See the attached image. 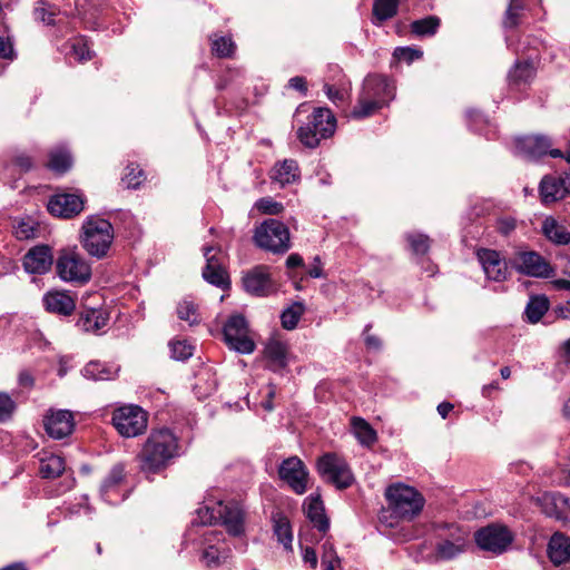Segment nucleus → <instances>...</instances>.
<instances>
[{
    "instance_id": "f257e3e1",
    "label": "nucleus",
    "mask_w": 570,
    "mask_h": 570,
    "mask_svg": "<svg viewBox=\"0 0 570 570\" xmlns=\"http://www.w3.org/2000/svg\"><path fill=\"white\" fill-rule=\"evenodd\" d=\"M179 455L177 436L168 429L154 430L138 455L139 466L145 473H158Z\"/></svg>"
},
{
    "instance_id": "f03ea898",
    "label": "nucleus",
    "mask_w": 570,
    "mask_h": 570,
    "mask_svg": "<svg viewBox=\"0 0 570 570\" xmlns=\"http://www.w3.org/2000/svg\"><path fill=\"white\" fill-rule=\"evenodd\" d=\"M395 96V86L386 77L381 75L367 76L356 106L352 110V117L356 119L372 116L387 106Z\"/></svg>"
},
{
    "instance_id": "7ed1b4c3",
    "label": "nucleus",
    "mask_w": 570,
    "mask_h": 570,
    "mask_svg": "<svg viewBox=\"0 0 570 570\" xmlns=\"http://www.w3.org/2000/svg\"><path fill=\"white\" fill-rule=\"evenodd\" d=\"M435 537L434 558L452 560L463 553L468 544V532L455 523L438 522L433 524Z\"/></svg>"
},
{
    "instance_id": "20e7f679",
    "label": "nucleus",
    "mask_w": 570,
    "mask_h": 570,
    "mask_svg": "<svg viewBox=\"0 0 570 570\" xmlns=\"http://www.w3.org/2000/svg\"><path fill=\"white\" fill-rule=\"evenodd\" d=\"M114 242V227L98 216L88 217L82 225L81 244L87 253L98 259L107 256Z\"/></svg>"
},
{
    "instance_id": "39448f33",
    "label": "nucleus",
    "mask_w": 570,
    "mask_h": 570,
    "mask_svg": "<svg viewBox=\"0 0 570 570\" xmlns=\"http://www.w3.org/2000/svg\"><path fill=\"white\" fill-rule=\"evenodd\" d=\"M392 514L401 520H412L421 513L425 504L423 495L403 483L390 485L385 491Z\"/></svg>"
},
{
    "instance_id": "423d86ee",
    "label": "nucleus",
    "mask_w": 570,
    "mask_h": 570,
    "mask_svg": "<svg viewBox=\"0 0 570 570\" xmlns=\"http://www.w3.org/2000/svg\"><path fill=\"white\" fill-rule=\"evenodd\" d=\"M336 129V119L328 108H316L308 117V121L297 129V138L307 148H316L322 139L333 136Z\"/></svg>"
},
{
    "instance_id": "0eeeda50",
    "label": "nucleus",
    "mask_w": 570,
    "mask_h": 570,
    "mask_svg": "<svg viewBox=\"0 0 570 570\" xmlns=\"http://www.w3.org/2000/svg\"><path fill=\"white\" fill-rule=\"evenodd\" d=\"M202 523L220 522L233 535L244 531V511L237 502H217L214 507H204L198 510Z\"/></svg>"
},
{
    "instance_id": "6e6552de",
    "label": "nucleus",
    "mask_w": 570,
    "mask_h": 570,
    "mask_svg": "<svg viewBox=\"0 0 570 570\" xmlns=\"http://www.w3.org/2000/svg\"><path fill=\"white\" fill-rule=\"evenodd\" d=\"M254 242L265 250L283 254L291 248L288 227L277 219H266L255 228Z\"/></svg>"
},
{
    "instance_id": "1a4fd4ad",
    "label": "nucleus",
    "mask_w": 570,
    "mask_h": 570,
    "mask_svg": "<svg viewBox=\"0 0 570 570\" xmlns=\"http://www.w3.org/2000/svg\"><path fill=\"white\" fill-rule=\"evenodd\" d=\"M316 470L325 482L333 484L338 490L350 488L355 481L345 459L333 452L325 453L317 459Z\"/></svg>"
},
{
    "instance_id": "9d476101",
    "label": "nucleus",
    "mask_w": 570,
    "mask_h": 570,
    "mask_svg": "<svg viewBox=\"0 0 570 570\" xmlns=\"http://www.w3.org/2000/svg\"><path fill=\"white\" fill-rule=\"evenodd\" d=\"M112 425L124 438H135L147 430L148 413L138 405H125L112 412Z\"/></svg>"
},
{
    "instance_id": "9b49d317",
    "label": "nucleus",
    "mask_w": 570,
    "mask_h": 570,
    "mask_svg": "<svg viewBox=\"0 0 570 570\" xmlns=\"http://www.w3.org/2000/svg\"><path fill=\"white\" fill-rule=\"evenodd\" d=\"M515 154L529 160H537L549 155L552 158H563L570 163V150L562 151L559 148H552L550 139L540 135L515 139Z\"/></svg>"
},
{
    "instance_id": "f8f14e48",
    "label": "nucleus",
    "mask_w": 570,
    "mask_h": 570,
    "mask_svg": "<svg viewBox=\"0 0 570 570\" xmlns=\"http://www.w3.org/2000/svg\"><path fill=\"white\" fill-rule=\"evenodd\" d=\"M56 269L65 282L85 284L91 277L90 265L76 250H62L57 259Z\"/></svg>"
},
{
    "instance_id": "ddd939ff",
    "label": "nucleus",
    "mask_w": 570,
    "mask_h": 570,
    "mask_svg": "<svg viewBox=\"0 0 570 570\" xmlns=\"http://www.w3.org/2000/svg\"><path fill=\"white\" fill-rule=\"evenodd\" d=\"M474 539L481 550L501 554L513 541V534L505 525L493 523L479 529Z\"/></svg>"
},
{
    "instance_id": "4468645a",
    "label": "nucleus",
    "mask_w": 570,
    "mask_h": 570,
    "mask_svg": "<svg viewBox=\"0 0 570 570\" xmlns=\"http://www.w3.org/2000/svg\"><path fill=\"white\" fill-rule=\"evenodd\" d=\"M224 337L228 346L239 353L249 354L255 343L248 336L247 322L244 316L232 315L224 326Z\"/></svg>"
},
{
    "instance_id": "2eb2a0df",
    "label": "nucleus",
    "mask_w": 570,
    "mask_h": 570,
    "mask_svg": "<svg viewBox=\"0 0 570 570\" xmlns=\"http://www.w3.org/2000/svg\"><path fill=\"white\" fill-rule=\"evenodd\" d=\"M206 266L203 269V277L206 282L220 288L229 286V277L225 268V256L220 248L213 246L204 247Z\"/></svg>"
},
{
    "instance_id": "dca6fc26",
    "label": "nucleus",
    "mask_w": 570,
    "mask_h": 570,
    "mask_svg": "<svg viewBox=\"0 0 570 570\" xmlns=\"http://www.w3.org/2000/svg\"><path fill=\"white\" fill-rule=\"evenodd\" d=\"M278 475L295 493L306 492L308 471L299 458L291 456L284 460L279 465Z\"/></svg>"
},
{
    "instance_id": "f3484780",
    "label": "nucleus",
    "mask_w": 570,
    "mask_h": 570,
    "mask_svg": "<svg viewBox=\"0 0 570 570\" xmlns=\"http://www.w3.org/2000/svg\"><path fill=\"white\" fill-rule=\"evenodd\" d=\"M243 286L247 293L254 296H268L275 292L274 282L271 278L269 268L259 265L243 276Z\"/></svg>"
},
{
    "instance_id": "a211bd4d",
    "label": "nucleus",
    "mask_w": 570,
    "mask_h": 570,
    "mask_svg": "<svg viewBox=\"0 0 570 570\" xmlns=\"http://www.w3.org/2000/svg\"><path fill=\"white\" fill-rule=\"evenodd\" d=\"M83 204L85 199L81 195L56 194L48 203V210L57 217L71 218L82 212Z\"/></svg>"
},
{
    "instance_id": "6ab92c4d",
    "label": "nucleus",
    "mask_w": 570,
    "mask_h": 570,
    "mask_svg": "<svg viewBox=\"0 0 570 570\" xmlns=\"http://www.w3.org/2000/svg\"><path fill=\"white\" fill-rule=\"evenodd\" d=\"M46 432L53 439H63L71 434L75 428L73 415L67 410L49 411L43 420Z\"/></svg>"
},
{
    "instance_id": "aec40b11",
    "label": "nucleus",
    "mask_w": 570,
    "mask_h": 570,
    "mask_svg": "<svg viewBox=\"0 0 570 570\" xmlns=\"http://www.w3.org/2000/svg\"><path fill=\"white\" fill-rule=\"evenodd\" d=\"M513 264L520 273L534 277H548L551 272L550 265L535 252H519Z\"/></svg>"
},
{
    "instance_id": "412c9836",
    "label": "nucleus",
    "mask_w": 570,
    "mask_h": 570,
    "mask_svg": "<svg viewBox=\"0 0 570 570\" xmlns=\"http://www.w3.org/2000/svg\"><path fill=\"white\" fill-rule=\"evenodd\" d=\"M52 265L51 249L48 246H36L23 257V267L31 274H43Z\"/></svg>"
},
{
    "instance_id": "4be33fe9",
    "label": "nucleus",
    "mask_w": 570,
    "mask_h": 570,
    "mask_svg": "<svg viewBox=\"0 0 570 570\" xmlns=\"http://www.w3.org/2000/svg\"><path fill=\"white\" fill-rule=\"evenodd\" d=\"M478 258L489 279L501 282L505 278V263L500 258L499 253L492 249H479Z\"/></svg>"
},
{
    "instance_id": "5701e85b",
    "label": "nucleus",
    "mask_w": 570,
    "mask_h": 570,
    "mask_svg": "<svg viewBox=\"0 0 570 570\" xmlns=\"http://www.w3.org/2000/svg\"><path fill=\"white\" fill-rule=\"evenodd\" d=\"M298 178V165L293 159H285L275 164L271 171V179L282 187L295 183Z\"/></svg>"
},
{
    "instance_id": "b1692460",
    "label": "nucleus",
    "mask_w": 570,
    "mask_h": 570,
    "mask_svg": "<svg viewBox=\"0 0 570 570\" xmlns=\"http://www.w3.org/2000/svg\"><path fill=\"white\" fill-rule=\"evenodd\" d=\"M568 189L561 178L546 176L540 184V195L544 204L554 203L564 197Z\"/></svg>"
},
{
    "instance_id": "393cba45",
    "label": "nucleus",
    "mask_w": 570,
    "mask_h": 570,
    "mask_svg": "<svg viewBox=\"0 0 570 570\" xmlns=\"http://www.w3.org/2000/svg\"><path fill=\"white\" fill-rule=\"evenodd\" d=\"M108 321L107 315L97 308H89L81 312L77 326L87 333H97L106 326Z\"/></svg>"
},
{
    "instance_id": "a878e982",
    "label": "nucleus",
    "mask_w": 570,
    "mask_h": 570,
    "mask_svg": "<svg viewBox=\"0 0 570 570\" xmlns=\"http://www.w3.org/2000/svg\"><path fill=\"white\" fill-rule=\"evenodd\" d=\"M46 308L49 312L70 315L76 305L72 297L63 292H51L48 293L43 298Z\"/></svg>"
},
{
    "instance_id": "bb28decb",
    "label": "nucleus",
    "mask_w": 570,
    "mask_h": 570,
    "mask_svg": "<svg viewBox=\"0 0 570 570\" xmlns=\"http://www.w3.org/2000/svg\"><path fill=\"white\" fill-rule=\"evenodd\" d=\"M306 515L321 532L325 533L330 528L328 519L324 513L323 502L318 495H309L306 499Z\"/></svg>"
},
{
    "instance_id": "cd10ccee",
    "label": "nucleus",
    "mask_w": 570,
    "mask_h": 570,
    "mask_svg": "<svg viewBox=\"0 0 570 570\" xmlns=\"http://www.w3.org/2000/svg\"><path fill=\"white\" fill-rule=\"evenodd\" d=\"M351 428L360 444L371 448L377 440L376 431L364 419L354 416L351 419Z\"/></svg>"
},
{
    "instance_id": "c85d7f7f",
    "label": "nucleus",
    "mask_w": 570,
    "mask_h": 570,
    "mask_svg": "<svg viewBox=\"0 0 570 570\" xmlns=\"http://www.w3.org/2000/svg\"><path fill=\"white\" fill-rule=\"evenodd\" d=\"M265 356L273 370L284 368L287 365L286 344L277 340H271L265 346Z\"/></svg>"
},
{
    "instance_id": "c756f323",
    "label": "nucleus",
    "mask_w": 570,
    "mask_h": 570,
    "mask_svg": "<svg viewBox=\"0 0 570 570\" xmlns=\"http://www.w3.org/2000/svg\"><path fill=\"white\" fill-rule=\"evenodd\" d=\"M534 75L535 68L532 61H517L514 67L509 72V83L515 87L525 85L534 78Z\"/></svg>"
},
{
    "instance_id": "7c9ffc66",
    "label": "nucleus",
    "mask_w": 570,
    "mask_h": 570,
    "mask_svg": "<svg viewBox=\"0 0 570 570\" xmlns=\"http://www.w3.org/2000/svg\"><path fill=\"white\" fill-rule=\"evenodd\" d=\"M273 530L277 541L283 544L286 550H292L293 533L289 520L281 514L273 515Z\"/></svg>"
},
{
    "instance_id": "2f4dec72",
    "label": "nucleus",
    "mask_w": 570,
    "mask_h": 570,
    "mask_svg": "<svg viewBox=\"0 0 570 570\" xmlns=\"http://www.w3.org/2000/svg\"><path fill=\"white\" fill-rule=\"evenodd\" d=\"M542 232L548 239L556 244L566 245L570 242V234L563 225L553 217H547L542 224Z\"/></svg>"
},
{
    "instance_id": "473e14b6",
    "label": "nucleus",
    "mask_w": 570,
    "mask_h": 570,
    "mask_svg": "<svg viewBox=\"0 0 570 570\" xmlns=\"http://www.w3.org/2000/svg\"><path fill=\"white\" fill-rule=\"evenodd\" d=\"M65 471V460L59 455H49L40 460L39 474L43 479H55Z\"/></svg>"
},
{
    "instance_id": "72a5a7b5",
    "label": "nucleus",
    "mask_w": 570,
    "mask_h": 570,
    "mask_svg": "<svg viewBox=\"0 0 570 570\" xmlns=\"http://www.w3.org/2000/svg\"><path fill=\"white\" fill-rule=\"evenodd\" d=\"M543 511L547 515L562 519L568 505V499L560 494H546L543 497Z\"/></svg>"
},
{
    "instance_id": "f704fd0d",
    "label": "nucleus",
    "mask_w": 570,
    "mask_h": 570,
    "mask_svg": "<svg viewBox=\"0 0 570 570\" xmlns=\"http://www.w3.org/2000/svg\"><path fill=\"white\" fill-rule=\"evenodd\" d=\"M117 373L118 368H110L100 362H89L82 370L85 377L95 381L112 380Z\"/></svg>"
},
{
    "instance_id": "c9c22d12",
    "label": "nucleus",
    "mask_w": 570,
    "mask_h": 570,
    "mask_svg": "<svg viewBox=\"0 0 570 570\" xmlns=\"http://www.w3.org/2000/svg\"><path fill=\"white\" fill-rule=\"evenodd\" d=\"M38 223L31 217L19 218L13 224V235L20 240H29L37 237Z\"/></svg>"
},
{
    "instance_id": "e433bc0d",
    "label": "nucleus",
    "mask_w": 570,
    "mask_h": 570,
    "mask_svg": "<svg viewBox=\"0 0 570 570\" xmlns=\"http://www.w3.org/2000/svg\"><path fill=\"white\" fill-rule=\"evenodd\" d=\"M530 2L539 3L540 0H510L503 21L504 27L514 28L519 24L521 12L528 9Z\"/></svg>"
},
{
    "instance_id": "4c0bfd02",
    "label": "nucleus",
    "mask_w": 570,
    "mask_h": 570,
    "mask_svg": "<svg viewBox=\"0 0 570 570\" xmlns=\"http://www.w3.org/2000/svg\"><path fill=\"white\" fill-rule=\"evenodd\" d=\"M440 19L436 16H429L411 23V32L417 37H430L436 33L440 27Z\"/></svg>"
},
{
    "instance_id": "58836bf2",
    "label": "nucleus",
    "mask_w": 570,
    "mask_h": 570,
    "mask_svg": "<svg viewBox=\"0 0 570 570\" xmlns=\"http://www.w3.org/2000/svg\"><path fill=\"white\" fill-rule=\"evenodd\" d=\"M212 41V51L219 58H230L233 57L236 45L230 37L217 36L214 35L210 38Z\"/></svg>"
},
{
    "instance_id": "ea45409f",
    "label": "nucleus",
    "mask_w": 570,
    "mask_h": 570,
    "mask_svg": "<svg viewBox=\"0 0 570 570\" xmlns=\"http://www.w3.org/2000/svg\"><path fill=\"white\" fill-rule=\"evenodd\" d=\"M548 308L549 302L546 297H532L525 307V315L528 321L533 324L539 322Z\"/></svg>"
},
{
    "instance_id": "a19ab883",
    "label": "nucleus",
    "mask_w": 570,
    "mask_h": 570,
    "mask_svg": "<svg viewBox=\"0 0 570 570\" xmlns=\"http://www.w3.org/2000/svg\"><path fill=\"white\" fill-rule=\"evenodd\" d=\"M177 315L181 321H186L190 326L200 322V314L197 305L187 298L178 303Z\"/></svg>"
},
{
    "instance_id": "79ce46f5",
    "label": "nucleus",
    "mask_w": 570,
    "mask_h": 570,
    "mask_svg": "<svg viewBox=\"0 0 570 570\" xmlns=\"http://www.w3.org/2000/svg\"><path fill=\"white\" fill-rule=\"evenodd\" d=\"M125 479V468L122 464H116L110 470L101 484V494L107 500L108 493L118 487Z\"/></svg>"
},
{
    "instance_id": "37998d69",
    "label": "nucleus",
    "mask_w": 570,
    "mask_h": 570,
    "mask_svg": "<svg viewBox=\"0 0 570 570\" xmlns=\"http://www.w3.org/2000/svg\"><path fill=\"white\" fill-rule=\"evenodd\" d=\"M397 0H374L373 13L379 21L394 17L397 12Z\"/></svg>"
},
{
    "instance_id": "c03bdc74",
    "label": "nucleus",
    "mask_w": 570,
    "mask_h": 570,
    "mask_svg": "<svg viewBox=\"0 0 570 570\" xmlns=\"http://www.w3.org/2000/svg\"><path fill=\"white\" fill-rule=\"evenodd\" d=\"M303 313L304 305L302 303H294L282 313V326L285 330H294L297 326V323L302 317Z\"/></svg>"
},
{
    "instance_id": "a18cd8bd",
    "label": "nucleus",
    "mask_w": 570,
    "mask_h": 570,
    "mask_svg": "<svg viewBox=\"0 0 570 570\" xmlns=\"http://www.w3.org/2000/svg\"><path fill=\"white\" fill-rule=\"evenodd\" d=\"M48 167L57 173H65L71 167V157L68 151L58 149L49 155Z\"/></svg>"
},
{
    "instance_id": "49530a36",
    "label": "nucleus",
    "mask_w": 570,
    "mask_h": 570,
    "mask_svg": "<svg viewBox=\"0 0 570 570\" xmlns=\"http://www.w3.org/2000/svg\"><path fill=\"white\" fill-rule=\"evenodd\" d=\"M406 239L414 254H426L430 248V238L426 235L419 233L407 234Z\"/></svg>"
},
{
    "instance_id": "de8ad7c7",
    "label": "nucleus",
    "mask_w": 570,
    "mask_h": 570,
    "mask_svg": "<svg viewBox=\"0 0 570 570\" xmlns=\"http://www.w3.org/2000/svg\"><path fill=\"white\" fill-rule=\"evenodd\" d=\"M35 18L46 24L53 23V17L56 16V10L49 3L39 0L36 2V7L33 10Z\"/></svg>"
},
{
    "instance_id": "09e8293b",
    "label": "nucleus",
    "mask_w": 570,
    "mask_h": 570,
    "mask_svg": "<svg viewBox=\"0 0 570 570\" xmlns=\"http://www.w3.org/2000/svg\"><path fill=\"white\" fill-rule=\"evenodd\" d=\"M144 180V171L138 166L129 165L126 168L125 177L122 181L126 184L127 188L136 189L138 188Z\"/></svg>"
},
{
    "instance_id": "8fccbe9b",
    "label": "nucleus",
    "mask_w": 570,
    "mask_h": 570,
    "mask_svg": "<svg viewBox=\"0 0 570 570\" xmlns=\"http://www.w3.org/2000/svg\"><path fill=\"white\" fill-rule=\"evenodd\" d=\"M71 57L75 58V60L82 62L91 59V52L89 50L88 45L81 40H75L70 45V51L68 52Z\"/></svg>"
},
{
    "instance_id": "3c124183",
    "label": "nucleus",
    "mask_w": 570,
    "mask_h": 570,
    "mask_svg": "<svg viewBox=\"0 0 570 570\" xmlns=\"http://www.w3.org/2000/svg\"><path fill=\"white\" fill-rule=\"evenodd\" d=\"M255 207L261 213L267 214V215H277V214L282 213L284 209V206L281 203L275 202L272 197L259 198L255 203Z\"/></svg>"
},
{
    "instance_id": "603ef678",
    "label": "nucleus",
    "mask_w": 570,
    "mask_h": 570,
    "mask_svg": "<svg viewBox=\"0 0 570 570\" xmlns=\"http://www.w3.org/2000/svg\"><path fill=\"white\" fill-rule=\"evenodd\" d=\"M171 355L175 360L184 361L193 355L194 346L186 341L170 343Z\"/></svg>"
},
{
    "instance_id": "864d4df0",
    "label": "nucleus",
    "mask_w": 570,
    "mask_h": 570,
    "mask_svg": "<svg viewBox=\"0 0 570 570\" xmlns=\"http://www.w3.org/2000/svg\"><path fill=\"white\" fill-rule=\"evenodd\" d=\"M423 52L419 49H414L411 47H399L394 50V58L400 61H405L411 63L412 61L420 59Z\"/></svg>"
},
{
    "instance_id": "5fc2aeb1",
    "label": "nucleus",
    "mask_w": 570,
    "mask_h": 570,
    "mask_svg": "<svg viewBox=\"0 0 570 570\" xmlns=\"http://www.w3.org/2000/svg\"><path fill=\"white\" fill-rule=\"evenodd\" d=\"M16 410L14 401L6 393H0V422L9 420Z\"/></svg>"
},
{
    "instance_id": "6e6d98bb",
    "label": "nucleus",
    "mask_w": 570,
    "mask_h": 570,
    "mask_svg": "<svg viewBox=\"0 0 570 570\" xmlns=\"http://www.w3.org/2000/svg\"><path fill=\"white\" fill-rule=\"evenodd\" d=\"M11 165L19 171L26 173L32 168V159L23 151H17L11 158Z\"/></svg>"
},
{
    "instance_id": "4d7b16f0",
    "label": "nucleus",
    "mask_w": 570,
    "mask_h": 570,
    "mask_svg": "<svg viewBox=\"0 0 570 570\" xmlns=\"http://www.w3.org/2000/svg\"><path fill=\"white\" fill-rule=\"evenodd\" d=\"M517 222L513 217L504 216L497 219V230L504 236L511 234Z\"/></svg>"
},
{
    "instance_id": "13d9d810",
    "label": "nucleus",
    "mask_w": 570,
    "mask_h": 570,
    "mask_svg": "<svg viewBox=\"0 0 570 570\" xmlns=\"http://www.w3.org/2000/svg\"><path fill=\"white\" fill-rule=\"evenodd\" d=\"M14 56L13 45L11 41L0 37V57L12 60Z\"/></svg>"
},
{
    "instance_id": "bf43d9fd",
    "label": "nucleus",
    "mask_w": 570,
    "mask_h": 570,
    "mask_svg": "<svg viewBox=\"0 0 570 570\" xmlns=\"http://www.w3.org/2000/svg\"><path fill=\"white\" fill-rule=\"evenodd\" d=\"M202 559H203V561L208 567L218 564V551H217V549H215L212 546L208 547L207 549H205L203 551Z\"/></svg>"
},
{
    "instance_id": "052dcab7",
    "label": "nucleus",
    "mask_w": 570,
    "mask_h": 570,
    "mask_svg": "<svg viewBox=\"0 0 570 570\" xmlns=\"http://www.w3.org/2000/svg\"><path fill=\"white\" fill-rule=\"evenodd\" d=\"M288 87L302 94H306L307 83L304 77L295 76L288 80Z\"/></svg>"
},
{
    "instance_id": "680f3d73",
    "label": "nucleus",
    "mask_w": 570,
    "mask_h": 570,
    "mask_svg": "<svg viewBox=\"0 0 570 570\" xmlns=\"http://www.w3.org/2000/svg\"><path fill=\"white\" fill-rule=\"evenodd\" d=\"M324 90L328 99L332 100L333 102L343 101L344 94L341 90L336 89L335 87L331 85H325Z\"/></svg>"
},
{
    "instance_id": "e2e57ef3",
    "label": "nucleus",
    "mask_w": 570,
    "mask_h": 570,
    "mask_svg": "<svg viewBox=\"0 0 570 570\" xmlns=\"http://www.w3.org/2000/svg\"><path fill=\"white\" fill-rule=\"evenodd\" d=\"M303 560L315 569L317 566V556L313 548L307 547L303 553Z\"/></svg>"
},
{
    "instance_id": "0e129e2a",
    "label": "nucleus",
    "mask_w": 570,
    "mask_h": 570,
    "mask_svg": "<svg viewBox=\"0 0 570 570\" xmlns=\"http://www.w3.org/2000/svg\"><path fill=\"white\" fill-rule=\"evenodd\" d=\"M368 328H370V325H368V326H366V328H365V333H364V334H365V343H366V346H367V347H370V348H375V350H377V348H380V346H381V342H380V340H379L376 336L371 335V334H367Z\"/></svg>"
},
{
    "instance_id": "69168bd1",
    "label": "nucleus",
    "mask_w": 570,
    "mask_h": 570,
    "mask_svg": "<svg viewBox=\"0 0 570 570\" xmlns=\"http://www.w3.org/2000/svg\"><path fill=\"white\" fill-rule=\"evenodd\" d=\"M12 269V261L0 254V276L8 274Z\"/></svg>"
},
{
    "instance_id": "338daca9",
    "label": "nucleus",
    "mask_w": 570,
    "mask_h": 570,
    "mask_svg": "<svg viewBox=\"0 0 570 570\" xmlns=\"http://www.w3.org/2000/svg\"><path fill=\"white\" fill-rule=\"evenodd\" d=\"M561 364H564L566 366L570 362V340H566L561 347Z\"/></svg>"
},
{
    "instance_id": "774afa93",
    "label": "nucleus",
    "mask_w": 570,
    "mask_h": 570,
    "mask_svg": "<svg viewBox=\"0 0 570 570\" xmlns=\"http://www.w3.org/2000/svg\"><path fill=\"white\" fill-rule=\"evenodd\" d=\"M303 265V258L298 254H291L286 259V266L288 268H294Z\"/></svg>"
}]
</instances>
